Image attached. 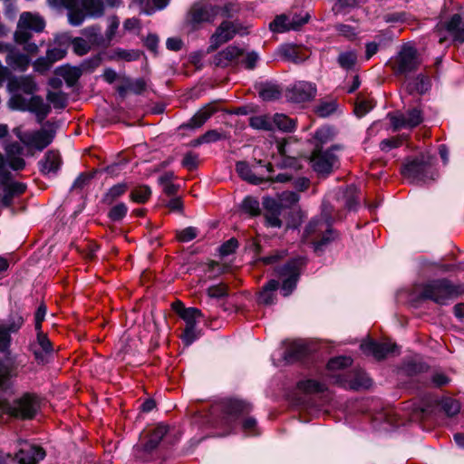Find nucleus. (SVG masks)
Here are the masks:
<instances>
[{
	"label": "nucleus",
	"mask_w": 464,
	"mask_h": 464,
	"mask_svg": "<svg viewBox=\"0 0 464 464\" xmlns=\"http://www.w3.org/2000/svg\"><path fill=\"white\" fill-rule=\"evenodd\" d=\"M174 176H160L159 183L162 187L164 193L168 196H174L180 188L179 184L173 183Z\"/></svg>",
	"instance_id": "nucleus-51"
},
{
	"label": "nucleus",
	"mask_w": 464,
	"mask_h": 464,
	"mask_svg": "<svg viewBox=\"0 0 464 464\" xmlns=\"http://www.w3.org/2000/svg\"><path fill=\"white\" fill-rule=\"evenodd\" d=\"M236 10L235 5L231 2L224 6L196 3L188 12V22L195 28L199 24L213 22L218 16L232 17Z\"/></svg>",
	"instance_id": "nucleus-4"
},
{
	"label": "nucleus",
	"mask_w": 464,
	"mask_h": 464,
	"mask_svg": "<svg viewBox=\"0 0 464 464\" xmlns=\"http://www.w3.org/2000/svg\"><path fill=\"white\" fill-rule=\"evenodd\" d=\"M357 53L350 50L342 52L337 58V63L343 69L349 71L352 70L357 63Z\"/></svg>",
	"instance_id": "nucleus-43"
},
{
	"label": "nucleus",
	"mask_w": 464,
	"mask_h": 464,
	"mask_svg": "<svg viewBox=\"0 0 464 464\" xmlns=\"http://www.w3.org/2000/svg\"><path fill=\"white\" fill-rule=\"evenodd\" d=\"M168 432V426L159 424L150 434L148 440L143 445V450L145 452H151L154 450L161 440L165 437Z\"/></svg>",
	"instance_id": "nucleus-34"
},
{
	"label": "nucleus",
	"mask_w": 464,
	"mask_h": 464,
	"mask_svg": "<svg viewBox=\"0 0 464 464\" xmlns=\"http://www.w3.org/2000/svg\"><path fill=\"white\" fill-rule=\"evenodd\" d=\"M119 25L120 20L117 16H111L109 18V24L104 36L107 45H109L111 42L113 40L116 32L119 28Z\"/></svg>",
	"instance_id": "nucleus-58"
},
{
	"label": "nucleus",
	"mask_w": 464,
	"mask_h": 464,
	"mask_svg": "<svg viewBox=\"0 0 464 464\" xmlns=\"http://www.w3.org/2000/svg\"><path fill=\"white\" fill-rule=\"evenodd\" d=\"M290 16L280 14L269 24V28L274 33H285L290 31Z\"/></svg>",
	"instance_id": "nucleus-46"
},
{
	"label": "nucleus",
	"mask_w": 464,
	"mask_h": 464,
	"mask_svg": "<svg viewBox=\"0 0 464 464\" xmlns=\"http://www.w3.org/2000/svg\"><path fill=\"white\" fill-rule=\"evenodd\" d=\"M240 208L244 213L251 217L258 216L261 212L259 201L251 196H247L244 198Z\"/></svg>",
	"instance_id": "nucleus-44"
},
{
	"label": "nucleus",
	"mask_w": 464,
	"mask_h": 464,
	"mask_svg": "<svg viewBox=\"0 0 464 464\" xmlns=\"http://www.w3.org/2000/svg\"><path fill=\"white\" fill-rule=\"evenodd\" d=\"M217 109L214 104L208 103L198 110L195 115L181 127L197 129L201 127L215 112Z\"/></svg>",
	"instance_id": "nucleus-31"
},
{
	"label": "nucleus",
	"mask_w": 464,
	"mask_h": 464,
	"mask_svg": "<svg viewBox=\"0 0 464 464\" xmlns=\"http://www.w3.org/2000/svg\"><path fill=\"white\" fill-rule=\"evenodd\" d=\"M72 49L75 53L83 55L88 53L92 44L83 38L76 37L72 41Z\"/></svg>",
	"instance_id": "nucleus-59"
},
{
	"label": "nucleus",
	"mask_w": 464,
	"mask_h": 464,
	"mask_svg": "<svg viewBox=\"0 0 464 464\" xmlns=\"http://www.w3.org/2000/svg\"><path fill=\"white\" fill-rule=\"evenodd\" d=\"M82 34L86 40L94 46H107L105 38L101 33V28L97 26H90L82 31Z\"/></svg>",
	"instance_id": "nucleus-39"
},
{
	"label": "nucleus",
	"mask_w": 464,
	"mask_h": 464,
	"mask_svg": "<svg viewBox=\"0 0 464 464\" xmlns=\"http://www.w3.org/2000/svg\"><path fill=\"white\" fill-rule=\"evenodd\" d=\"M433 158L428 152H421L406 160L401 174H420L426 167L431 165Z\"/></svg>",
	"instance_id": "nucleus-23"
},
{
	"label": "nucleus",
	"mask_w": 464,
	"mask_h": 464,
	"mask_svg": "<svg viewBox=\"0 0 464 464\" xmlns=\"http://www.w3.org/2000/svg\"><path fill=\"white\" fill-rule=\"evenodd\" d=\"M374 104L372 100L371 99H361L357 102L354 107V112L357 117L361 118L368 113L372 108Z\"/></svg>",
	"instance_id": "nucleus-56"
},
{
	"label": "nucleus",
	"mask_w": 464,
	"mask_h": 464,
	"mask_svg": "<svg viewBox=\"0 0 464 464\" xmlns=\"http://www.w3.org/2000/svg\"><path fill=\"white\" fill-rule=\"evenodd\" d=\"M25 189L26 185L14 180L13 176H0V204L5 208L11 206L13 198L23 194Z\"/></svg>",
	"instance_id": "nucleus-14"
},
{
	"label": "nucleus",
	"mask_w": 464,
	"mask_h": 464,
	"mask_svg": "<svg viewBox=\"0 0 464 464\" xmlns=\"http://www.w3.org/2000/svg\"><path fill=\"white\" fill-rule=\"evenodd\" d=\"M151 196V189L149 186L140 185L133 188L130 191V199L138 204L146 203Z\"/></svg>",
	"instance_id": "nucleus-42"
},
{
	"label": "nucleus",
	"mask_w": 464,
	"mask_h": 464,
	"mask_svg": "<svg viewBox=\"0 0 464 464\" xmlns=\"http://www.w3.org/2000/svg\"><path fill=\"white\" fill-rule=\"evenodd\" d=\"M334 136L335 131L332 127L323 126L317 129L314 134V149H323V146L334 140Z\"/></svg>",
	"instance_id": "nucleus-37"
},
{
	"label": "nucleus",
	"mask_w": 464,
	"mask_h": 464,
	"mask_svg": "<svg viewBox=\"0 0 464 464\" xmlns=\"http://www.w3.org/2000/svg\"><path fill=\"white\" fill-rule=\"evenodd\" d=\"M7 159L0 153V174H5L4 171L9 167L12 170H23L25 166V161L22 158L24 153L23 146L18 142H12L5 148Z\"/></svg>",
	"instance_id": "nucleus-13"
},
{
	"label": "nucleus",
	"mask_w": 464,
	"mask_h": 464,
	"mask_svg": "<svg viewBox=\"0 0 464 464\" xmlns=\"http://www.w3.org/2000/svg\"><path fill=\"white\" fill-rule=\"evenodd\" d=\"M40 409V400L37 395L24 393L13 401H0V415L7 414L18 419H33Z\"/></svg>",
	"instance_id": "nucleus-5"
},
{
	"label": "nucleus",
	"mask_w": 464,
	"mask_h": 464,
	"mask_svg": "<svg viewBox=\"0 0 464 464\" xmlns=\"http://www.w3.org/2000/svg\"><path fill=\"white\" fill-rule=\"evenodd\" d=\"M20 449L15 454V459L19 464H38L45 456V450L35 444L28 441H20Z\"/></svg>",
	"instance_id": "nucleus-16"
},
{
	"label": "nucleus",
	"mask_w": 464,
	"mask_h": 464,
	"mask_svg": "<svg viewBox=\"0 0 464 464\" xmlns=\"http://www.w3.org/2000/svg\"><path fill=\"white\" fill-rule=\"evenodd\" d=\"M353 360L349 356H337L327 362L328 371H338L352 365Z\"/></svg>",
	"instance_id": "nucleus-53"
},
{
	"label": "nucleus",
	"mask_w": 464,
	"mask_h": 464,
	"mask_svg": "<svg viewBox=\"0 0 464 464\" xmlns=\"http://www.w3.org/2000/svg\"><path fill=\"white\" fill-rule=\"evenodd\" d=\"M244 180L250 184L260 185L263 182H281L285 183L291 180L292 176H276L275 179H265L264 176H241Z\"/></svg>",
	"instance_id": "nucleus-48"
},
{
	"label": "nucleus",
	"mask_w": 464,
	"mask_h": 464,
	"mask_svg": "<svg viewBox=\"0 0 464 464\" xmlns=\"http://www.w3.org/2000/svg\"><path fill=\"white\" fill-rule=\"evenodd\" d=\"M8 90L14 94L21 92L33 95L37 91V84L30 75L15 76L8 82Z\"/></svg>",
	"instance_id": "nucleus-24"
},
{
	"label": "nucleus",
	"mask_w": 464,
	"mask_h": 464,
	"mask_svg": "<svg viewBox=\"0 0 464 464\" xmlns=\"http://www.w3.org/2000/svg\"><path fill=\"white\" fill-rule=\"evenodd\" d=\"M391 121L395 130L400 128H414L422 121L421 111L417 109H411L405 113L394 115L391 117Z\"/></svg>",
	"instance_id": "nucleus-25"
},
{
	"label": "nucleus",
	"mask_w": 464,
	"mask_h": 464,
	"mask_svg": "<svg viewBox=\"0 0 464 464\" xmlns=\"http://www.w3.org/2000/svg\"><path fill=\"white\" fill-rule=\"evenodd\" d=\"M336 110V103L334 102H321L315 109V112L320 117H327Z\"/></svg>",
	"instance_id": "nucleus-64"
},
{
	"label": "nucleus",
	"mask_w": 464,
	"mask_h": 464,
	"mask_svg": "<svg viewBox=\"0 0 464 464\" xmlns=\"http://www.w3.org/2000/svg\"><path fill=\"white\" fill-rule=\"evenodd\" d=\"M258 93L264 101H275L280 97L281 92L277 85L266 83L260 87Z\"/></svg>",
	"instance_id": "nucleus-47"
},
{
	"label": "nucleus",
	"mask_w": 464,
	"mask_h": 464,
	"mask_svg": "<svg viewBox=\"0 0 464 464\" xmlns=\"http://www.w3.org/2000/svg\"><path fill=\"white\" fill-rule=\"evenodd\" d=\"M36 341L31 344V351L39 364L47 363L53 353V344L48 336L42 331H36Z\"/></svg>",
	"instance_id": "nucleus-18"
},
{
	"label": "nucleus",
	"mask_w": 464,
	"mask_h": 464,
	"mask_svg": "<svg viewBox=\"0 0 464 464\" xmlns=\"http://www.w3.org/2000/svg\"><path fill=\"white\" fill-rule=\"evenodd\" d=\"M242 56L243 49L235 45H229L214 56L213 63L218 67L223 68L230 65H237Z\"/></svg>",
	"instance_id": "nucleus-22"
},
{
	"label": "nucleus",
	"mask_w": 464,
	"mask_h": 464,
	"mask_svg": "<svg viewBox=\"0 0 464 464\" xmlns=\"http://www.w3.org/2000/svg\"><path fill=\"white\" fill-rule=\"evenodd\" d=\"M440 406L448 416H455L460 411V403L459 401L450 397L443 398L440 401Z\"/></svg>",
	"instance_id": "nucleus-52"
},
{
	"label": "nucleus",
	"mask_w": 464,
	"mask_h": 464,
	"mask_svg": "<svg viewBox=\"0 0 464 464\" xmlns=\"http://www.w3.org/2000/svg\"><path fill=\"white\" fill-rule=\"evenodd\" d=\"M198 230L195 227H188L177 232V238L182 243H188L198 237Z\"/></svg>",
	"instance_id": "nucleus-57"
},
{
	"label": "nucleus",
	"mask_w": 464,
	"mask_h": 464,
	"mask_svg": "<svg viewBox=\"0 0 464 464\" xmlns=\"http://www.w3.org/2000/svg\"><path fill=\"white\" fill-rule=\"evenodd\" d=\"M128 212V207L125 203L121 202L114 205L109 211L108 217L111 220L117 222L121 220Z\"/></svg>",
	"instance_id": "nucleus-54"
},
{
	"label": "nucleus",
	"mask_w": 464,
	"mask_h": 464,
	"mask_svg": "<svg viewBox=\"0 0 464 464\" xmlns=\"http://www.w3.org/2000/svg\"><path fill=\"white\" fill-rule=\"evenodd\" d=\"M56 73L62 76L66 82L67 85L73 86L82 75V71L76 67H59Z\"/></svg>",
	"instance_id": "nucleus-40"
},
{
	"label": "nucleus",
	"mask_w": 464,
	"mask_h": 464,
	"mask_svg": "<svg viewBox=\"0 0 464 464\" xmlns=\"http://www.w3.org/2000/svg\"><path fill=\"white\" fill-rule=\"evenodd\" d=\"M20 140L26 146L43 150L50 145L54 138V132L46 129L26 131L18 135Z\"/></svg>",
	"instance_id": "nucleus-15"
},
{
	"label": "nucleus",
	"mask_w": 464,
	"mask_h": 464,
	"mask_svg": "<svg viewBox=\"0 0 464 464\" xmlns=\"http://www.w3.org/2000/svg\"><path fill=\"white\" fill-rule=\"evenodd\" d=\"M331 379L334 383L353 391L367 389L372 385V380L361 369L333 374Z\"/></svg>",
	"instance_id": "nucleus-12"
},
{
	"label": "nucleus",
	"mask_w": 464,
	"mask_h": 464,
	"mask_svg": "<svg viewBox=\"0 0 464 464\" xmlns=\"http://www.w3.org/2000/svg\"><path fill=\"white\" fill-rule=\"evenodd\" d=\"M403 143V137H392L390 139H385L381 141L380 148L382 151H389L393 148H398Z\"/></svg>",
	"instance_id": "nucleus-62"
},
{
	"label": "nucleus",
	"mask_w": 464,
	"mask_h": 464,
	"mask_svg": "<svg viewBox=\"0 0 464 464\" xmlns=\"http://www.w3.org/2000/svg\"><path fill=\"white\" fill-rule=\"evenodd\" d=\"M279 283L276 279L269 280L262 288L258 296V302L263 304H271L276 299V290Z\"/></svg>",
	"instance_id": "nucleus-36"
},
{
	"label": "nucleus",
	"mask_w": 464,
	"mask_h": 464,
	"mask_svg": "<svg viewBox=\"0 0 464 464\" xmlns=\"http://www.w3.org/2000/svg\"><path fill=\"white\" fill-rule=\"evenodd\" d=\"M207 292L209 297L217 299L226 297L228 295L227 286L224 284L211 285Z\"/></svg>",
	"instance_id": "nucleus-60"
},
{
	"label": "nucleus",
	"mask_w": 464,
	"mask_h": 464,
	"mask_svg": "<svg viewBox=\"0 0 464 464\" xmlns=\"http://www.w3.org/2000/svg\"><path fill=\"white\" fill-rule=\"evenodd\" d=\"M360 191L355 185H350L345 188H340L337 193V199L343 200L345 208L350 211H356L360 206Z\"/></svg>",
	"instance_id": "nucleus-28"
},
{
	"label": "nucleus",
	"mask_w": 464,
	"mask_h": 464,
	"mask_svg": "<svg viewBox=\"0 0 464 464\" xmlns=\"http://www.w3.org/2000/svg\"><path fill=\"white\" fill-rule=\"evenodd\" d=\"M273 127L276 126L278 130L285 132H292L296 128V122L294 119L282 113H276L272 118Z\"/></svg>",
	"instance_id": "nucleus-38"
},
{
	"label": "nucleus",
	"mask_w": 464,
	"mask_h": 464,
	"mask_svg": "<svg viewBox=\"0 0 464 464\" xmlns=\"http://www.w3.org/2000/svg\"><path fill=\"white\" fill-rule=\"evenodd\" d=\"M316 94V87L308 82H295L287 90V98L294 102H304L313 99Z\"/></svg>",
	"instance_id": "nucleus-21"
},
{
	"label": "nucleus",
	"mask_w": 464,
	"mask_h": 464,
	"mask_svg": "<svg viewBox=\"0 0 464 464\" xmlns=\"http://www.w3.org/2000/svg\"><path fill=\"white\" fill-rule=\"evenodd\" d=\"M263 207L265 208V218L266 225L271 227H281L282 221L280 215L282 212V203L272 198H264Z\"/></svg>",
	"instance_id": "nucleus-26"
},
{
	"label": "nucleus",
	"mask_w": 464,
	"mask_h": 464,
	"mask_svg": "<svg viewBox=\"0 0 464 464\" xmlns=\"http://www.w3.org/2000/svg\"><path fill=\"white\" fill-rule=\"evenodd\" d=\"M140 57V53L137 50H127L116 48L113 50L111 59L123 60L127 62L136 61Z\"/></svg>",
	"instance_id": "nucleus-50"
},
{
	"label": "nucleus",
	"mask_w": 464,
	"mask_h": 464,
	"mask_svg": "<svg viewBox=\"0 0 464 464\" xmlns=\"http://www.w3.org/2000/svg\"><path fill=\"white\" fill-rule=\"evenodd\" d=\"M24 318L20 314L9 316L5 326L0 327V353L8 354L10 353L11 333H16L24 324Z\"/></svg>",
	"instance_id": "nucleus-17"
},
{
	"label": "nucleus",
	"mask_w": 464,
	"mask_h": 464,
	"mask_svg": "<svg viewBox=\"0 0 464 464\" xmlns=\"http://www.w3.org/2000/svg\"><path fill=\"white\" fill-rule=\"evenodd\" d=\"M420 64V59L418 51L411 44L402 45L398 53L392 68L396 75L407 76L409 73L415 72Z\"/></svg>",
	"instance_id": "nucleus-11"
},
{
	"label": "nucleus",
	"mask_w": 464,
	"mask_h": 464,
	"mask_svg": "<svg viewBox=\"0 0 464 464\" xmlns=\"http://www.w3.org/2000/svg\"><path fill=\"white\" fill-rule=\"evenodd\" d=\"M324 208L325 204L324 203ZM336 237L335 231L332 228V217L330 211L323 209L320 217L313 218L306 226L304 237L308 243L313 244L314 251H323Z\"/></svg>",
	"instance_id": "nucleus-1"
},
{
	"label": "nucleus",
	"mask_w": 464,
	"mask_h": 464,
	"mask_svg": "<svg viewBox=\"0 0 464 464\" xmlns=\"http://www.w3.org/2000/svg\"><path fill=\"white\" fill-rule=\"evenodd\" d=\"M447 31L452 35L454 41L464 42V22L459 14H454L446 23Z\"/></svg>",
	"instance_id": "nucleus-33"
},
{
	"label": "nucleus",
	"mask_w": 464,
	"mask_h": 464,
	"mask_svg": "<svg viewBox=\"0 0 464 464\" xmlns=\"http://www.w3.org/2000/svg\"><path fill=\"white\" fill-rule=\"evenodd\" d=\"M63 164L61 155L58 151L49 150L45 153L44 159L39 161L40 171L44 174L57 172L61 169Z\"/></svg>",
	"instance_id": "nucleus-29"
},
{
	"label": "nucleus",
	"mask_w": 464,
	"mask_h": 464,
	"mask_svg": "<svg viewBox=\"0 0 464 464\" xmlns=\"http://www.w3.org/2000/svg\"><path fill=\"white\" fill-rule=\"evenodd\" d=\"M6 67L17 72H25L31 63L29 56L12 45L5 56Z\"/></svg>",
	"instance_id": "nucleus-27"
},
{
	"label": "nucleus",
	"mask_w": 464,
	"mask_h": 464,
	"mask_svg": "<svg viewBox=\"0 0 464 464\" xmlns=\"http://www.w3.org/2000/svg\"><path fill=\"white\" fill-rule=\"evenodd\" d=\"M9 106L13 110L31 111L36 115L37 121L42 122L49 114L51 107L45 103L41 96L33 95L30 99L22 94H14L9 100Z\"/></svg>",
	"instance_id": "nucleus-9"
},
{
	"label": "nucleus",
	"mask_w": 464,
	"mask_h": 464,
	"mask_svg": "<svg viewBox=\"0 0 464 464\" xmlns=\"http://www.w3.org/2000/svg\"><path fill=\"white\" fill-rule=\"evenodd\" d=\"M305 263L304 257L297 256L276 268V276L282 280L281 291L283 295L288 296L295 288L300 271Z\"/></svg>",
	"instance_id": "nucleus-7"
},
{
	"label": "nucleus",
	"mask_w": 464,
	"mask_h": 464,
	"mask_svg": "<svg viewBox=\"0 0 464 464\" xmlns=\"http://www.w3.org/2000/svg\"><path fill=\"white\" fill-rule=\"evenodd\" d=\"M251 411V405L245 401L237 399H225L212 408V412L220 411V425L228 430L232 429L236 420Z\"/></svg>",
	"instance_id": "nucleus-6"
},
{
	"label": "nucleus",
	"mask_w": 464,
	"mask_h": 464,
	"mask_svg": "<svg viewBox=\"0 0 464 464\" xmlns=\"http://www.w3.org/2000/svg\"><path fill=\"white\" fill-rule=\"evenodd\" d=\"M464 295V285L453 284L446 278L429 281L423 285L420 297L438 304L446 305L449 302Z\"/></svg>",
	"instance_id": "nucleus-3"
},
{
	"label": "nucleus",
	"mask_w": 464,
	"mask_h": 464,
	"mask_svg": "<svg viewBox=\"0 0 464 464\" xmlns=\"http://www.w3.org/2000/svg\"><path fill=\"white\" fill-rule=\"evenodd\" d=\"M342 150L343 146L340 144H334L325 150L320 148L314 149L310 157L313 169L318 174H330L335 171L339 166V160L334 152Z\"/></svg>",
	"instance_id": "nucleus-8"
},
{
	"label": "nucleus",
	"mask_w": 464,
	"mask_h": 464,
	"mask_svg": "<svg viewBox=\"0 0 464 464\" xmlns=\"http://www.w3.org/2000/svg\"><path fill=\"white\" fill-rule=\"evenodd\" d=\"M249 126L258 130H273L272 118L267 115H256L249 118Z\"/></svg>",
	"instance_id": "nucleus-41"
},
{
	"label": "nucleus",
	"mask_w": 464,
	"mask_h": 464,
	"mask_svg": "<svg viewBox=\"0 0 464 464\" xmlns=\"http://www.w3.org/2000/svg\"><path fill=\"white\" fill-rule=\"evenodd\" d=\"M362 351L372 355L377 360L384 359L389 354L398 353V346L392 343H378L375 341L364 342L361 344Z\"/></svg>",
	"instance_id": "nucleus-20"
},
{
	"label": "nucleus",
	"mask_w": 464,
	"mask_h": 464,
	"mask_svg": "<svg viewBox=\"0 0 464 464\" xmlns=\"http://www.w3.org/2000/svg\"><path fill=\"white\" fill-rule=\"evenodd\" d=\"M334 29L340 35L347 38L348 40L355 39L359 34L356 27L345 24H337L334 25Z\"/></svg>",
	"instance_id": "nucleus-55"
},
{
	"label": "nucleus",
	"mask_w": 464,
	"mask_h": 464,
	"mask_svg": "<svg viewBox=\"0 0 464 464\" xmlns=\"http://www.w3.org/2000/svg\"><path fill=\"white\" fill-rule=\"evenodd\" d=\"M173 308L179 317L185 321L186 326L197 325L198 319L203 316L199 309L196 307L185 308L181 302L174 304Z\"/></svg>",
	"instance_id": "nucleus-32"
},
{
	"label": "nucleus",
	"mask_w": 464,
	"mask_h": 464,
	"mask_svg": "<svg viewBox=\"0 0 464 464\" xmlns=\"http://www.w3.org/2000/svg\"><path fill=\"white\" fill-rule=\"evenodd\" d=\"M296 386L298 390L308 394L321 393L327 390V386L324 382L314 379L301 380L297 382Z\"/></svg>",
	"instance_id": "nucleus-35"
},
{
	"label": "nucleus",
	"mask_w": 464,
	"mask_h": 464,
	"mask_svg": "<svg viewBox=\"0 0 464 464\" xmlns=\"http://www.w3.org/2000/svg\"><path fill=\"white\" fill-rule=\"evenodd\" d=\"M45 27L44 19L38 14L24 12L20 14L14 38L15 43L31 40L32 33H41Z\"/></svg>",
	"instance_id": "nucleus-10"
},
{
	"label": "nucleus",
	"mask_w": 464,
	"mask_h": 464,
	"mask_svg": "<svg viewBox=\"0 0 464 464\" xmlns=\"http://www.w3.org/2000/svg\"><path fill=\"white\" fill-rule=\"evenodd\" d=\"M238 247V242L236 238L232 237L228 239L227 241L224 242L219 246V255L221 256H227L231 254H233L237 248Z\"/></svg>",
	"instance_id": "nucleus-61"
},
{
	"label": "nucleus",
	"mask_w": 464,
	"mask_h": 464,
	"mask_svg": "<svg viewBox=\"0 0 464 464\" xmlns=\"http://www.w3.org/2000/svg\"><path fill=\"white\" fill-rule=\"evenodd\" d=\"M53 7H65L68 9L69 22L74 26L80 25L86 14L98 17L103 14L102 0H47Z\"/></svg>",
	"instance_id": "nucleus-2"
},
{
	"label": "nucleus",
	"mask_w": 464,
	"mask_h": 464,
	"mask_svg": "<svg viewBox=\"0 0 464 464\" xmlns=\"http://www.w3.org/2000/svg\"><path fill=\"white\" fill-rule=\"evenodd\" d=\"M67 95L61 91L49 92L47 101L53 104L54 109H64L67 105Z\"/></svg>",
	"instance_id": "nucleus-49"
},
{
	"label": "nucleus",
	"mask_w": 464,
	"mask_h": 464,
	"mask_svg": "<svg viewBox=\"0 0 464 464\" xmlns=\"http://www.w3.org/2000/svg\"><path fill=\"white\" fill-rule=\"evenodd\" d=\"M242 429L246 433L251 436H256L260 433L258 430L256 420L253 417H247L243 420Z\"/></svg>",
	"instance_id": "nucleus-63"
},
{
	"label": "nucleus",
	"mask_w": 464,
	"mask_h": 464,
	"mask_svg": "<svg viewBox=\"0 0 464 464\" xmlns=\"http://www.w3.org/2000/svg\"><path fill=\"white\" fill-rule=\"evenodd\" d=\"M309 352V348L306 344L301 342L292 343L284 353V360L287 363H293L304 359Z\"/></svg>",
	"instance_id": "nucleus-30"
},
{
	"label": "nucleus",
	"mask_w": 464,
	"mask_h": 464,
	"mask_svg": "<svg viewBox=\"0 0 464 464\" xmlns=\"http://www.w3.org/2000/svg\"><path fill=\"white\" fill-rule=\"evenodd\" d=\"M129 189V184L126 182L118 183L107 191L104 196V201L108 204H111L118 198L124 195Z\"/></svg>",
	"instance_id": "nucleus-45"
},
{
	"label": "nucleus",
	"mask_w": 464,
	"mask_h": 464,
	"mask_svg": "<svg viewBox=\"0 0 464 464\" xmlns=\"http://www.w3.org/2000/svg\"><path fill=\"white\" fill-rule=\"evenodd\" d=\"M237 33L235 24L229 21H224L211 35L208 52L217 50L221 44L231 40Z\"/></svg>",
	"instance_id": "nucleus-19"
}]
</instances>
